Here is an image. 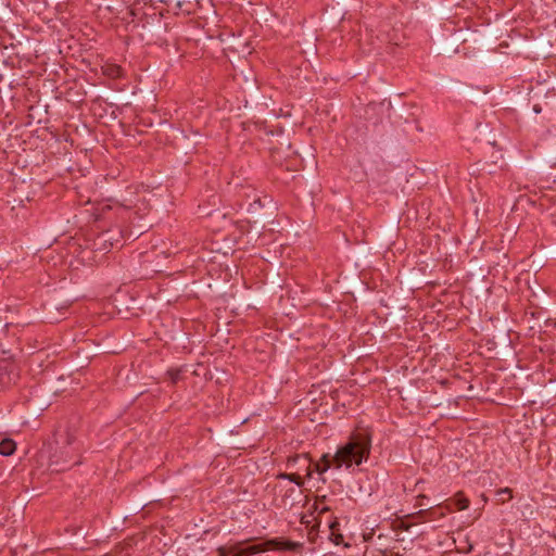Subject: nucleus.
<instances>
[{"label":"nucleus","mask_w":556,"mask_h":556,"mask_svg":"<svg viewBox=\"0 0 556 556\" xmlns=\"http://www.w3.org/2000/svg\"><path fill=\"white\" fill-rule=\"evenodd\" d=\"M533 110H534L535 113H540L541 112V109L538 105H534Z\"/></svg>","instance_id":"obj_16"},{"label":"nucleus","mask_w":556,"mask_h":556,"mask_svg":"<svg viewBox=\"0 0 556 556\" xmlns=\"http://www.w3.org/2000/svg\"><path fill=\"white\" fill-rule=\"evenodd\" d=\"M103 73L104 75L111 77V78H118L122 76V68L121 66H117V65H106L105 67H103Z\"/></svg>","instance_id":"obj_9"},{"label":"nucleus","mask_w":556,"mask_h":556,"mask_svg":"<svg viewBox=\"0 0 556 556\" xmlns=\"http://www.w3.org/2000/svg\"><path fill=\"white\" fill-rule=\"evenodd\" d=\"M415 506H416V507H421V506H422V503H421V502H417Z\"/></svg>","instance_id":"obj_18"},{"label":"nucleus","mask_w":556,"mask_h":556,"mask_svg":"<svg viewBox=\"0 0 556 556\" xmlns=\"http://www.w3.org/2000/svg\"><path fill=\"white\" fill-rule=\"evenodd\" d=\"M471 549H472V546L469 545V548L467 549V552H471Z\"/></svg>","instance_id":"obj_19"},{"label":"nucleus","mask_w":556,"mask_h":556,"mask_svg":"<svg viewBox=\"0 0 556 556\" xmlns=\"http://www.w3.org/2000/svg\"><path fill=\"white\" fill-rule=\"evenodd\" d=\"M391 556H401V555H399V554H393V555H391Z\"/></svg>","instance_id":"obj_20"},{"label":"nucleus","mask_w":556,"mask_h":556,"mask_svg":"<svg viewBox=\"0 0 556 556\" xmlns=\"http://www.w3.org/2000/svg\"><path fill=\"white\" fill-rule=\"evenodd\" d=\"M333 466V456L330 457L329 454H324L319 462L315 463L314 466H312L313 472H317L319 475V479L325 483L326 479L323 478V475L331 467Z\"/></svg>","instance_id":"obj_6"},{"label":"nucleus","mask_w":556,"mask_h":556,"mask_svg":"<svg viewBox=\"0 0 556 556\" xmlns=\"http://www.w3.org/2000/svg\"><path fill=\"white\" fill-rule=\"evenodd\" d=\"M288 480L295 483L298 486H302L304 484L302 477L296 472L289 473Z\"/></svg>","instance_id":"obj_11"},{"label":"nucleus","mask_w":556,"mask_h":556,"mask_svg":"<svg viewBox=\"0 0 556 556\" xmlns=\"http://www.w3.org/2000/svg\"><path fill=\"white\" fill-rule=\"evenodd\" d=\"M317 509L320 514L329 510L327 506H323L321 504H318Z\"/></svg>","instance_id":"obj_14"},{"label":"nucleus","mask_w":556,"mask_h":556,"mask_svg":"<svg viewBox=\"0 0 556 556\" xmlns=\"http://www.w3.org/2000/svg\"><path fill=\"white\" fill-rule=\"evenodd\" d=\"M371 450V438L367 432L353 433L349 441L340 446L333 455V467L336 469H351L359 466L369 457Z\"/></svg>","instance_id":"obj_1"},{"label":"nucleus","mask_w":556,"mask_h":556,"mask_svg":"<svg viewBox=\"0 0 556 556\" xmlns=\"http://www.w3.org/2000/svg\"><path fill=\"white\" fill-rule=\"evenodd\" d=\"M424 498H427V496H426L425 494H420V495L418 496V500H424Z\"/></svg>","instance_id":"obj_17"},{"label":"nucleus","mask_w":556,"mask_h":556,"mask_svg":"<svg viewBox=\"0 0 556 556\" xmlns=\"http://www.w3.org/2000/svg\"><path fill=\"white\" fill-rule=\"evenodd\" d=\"M454 503L458 510H465L469 507L470 501L459 491L454 496Z\"/></svg>","instance_id":"obj_8"},{"label":"nucleus","mask_w":556,"mask_h":556,"mask_svg":"<svg viewBox=\"0 0 556 556\" xmlns=\"http://www.w3.org/2000/svg\"><path fill=\"white\" fill-rule=\"evenodd\" d=\"M58 444L50 456L49 467L52 471H64L80 464V445L73 435L67 434L65 441Z\"/></svg>","instance_id":"obj_2"},{"label":"nucleus","mask_w":556,"mask_h":556,"mask_svg":"<svg viewBox=\"0 0 556 556\" xmlns=\"http://www.w3.org/2000/svg\"><path fill=\"white\" fill-rule=\"evenodd\" d=\"M443 509L446 511H452L451 500H445L444 502L439 503L434 507H430L428 509L420 508L417 513L414 514V517L421 522L441 519L446 516V513Z\"/></svg>","instance_id":"obj_4"},{"label":"nucleus","mask_w":556,"mask_h":556,"mask_svg":"<svg viewBox=\"0 0 556 556\" xmlns=\"http://www.w3.org/2000/svg\"><path fill=\"white\" fill-rule=\"evenodd\" d=\"M498 500L504 503L513 497L511 490L508 488L501 489L497 491Z\"/></svg>","instance_id":"obj_10"},{"label":"nucleus","mask_w":556,"mask_h":556,"mask_svg":"<svg viewBox=\"0 0 556 556\" xmlns=\"http://www.w3.org/2000/svg\"><path fill=\"white\" fill-rule=\"evenodd\" d=\"M299 465L298 469L305 472L306 478H312V460L306 455H295L288 458L287 467L292 468Z\"/></svg>","instance_id":"obj_5"},{"label":"nucleus","mask_w":556,"mask_h":556,"mask_svg":"<svg viewBox=\"0 0 556 556\" xmlns=\"http://www.w3.org/2000/svg\"><path fill=\"white\" fill-rule=\"evenodd\" d=\"M252 541L249 539L247 541L238 542L231 546V552H233L232 556H250L258 553L266 552L273 548H279V543L276 540H268L262 544H255L248 547H241L244 543Z\"/></svg>","instance_id":"obj_3"},{"label":"nucleus","mask_w":556,"mask_h":556,"mask_svg":"<svg viewBox=\"0 0 556 556\" xmlns=\"http://www.w3.org/2000/svg\"><path fill=\"white\" fill-rule=\"evenodd\" d=\"M217 553H218V556H228V555L232 554L233 552H231V546L229 548H227L225 546H220L217 548Z\"/></svg>","instance_id":"obj_13"},{"label":"nucleus","mask_w":556,"mask_h":556,"mask_svg":"<svg viewBox=\"0 0 556 556\" xmlns=\"http://www.w3.org/2000/svg\"><path fill=\"white\" fill-rule=\"evenodd\" d=\"M167 375L169 376L172 382L176 383L180 379L181 370L180 369H169L167 371Z\"/></svg>","instance_id":"obj_12"},{"label":"nucleus","mask_w":556,"mask_h":556,"mask_svg":"<svg viewBox=\"0 0 556 556\" xmlns=\"http://www.w3.org/2000/svg\"><path fill=\"white\" fill-rule=\"evenodd\" d=\"M278 479H283V480H288L289 478V473L287 472H281L277 476Z\"/></svg>","instance_id":"obj_15"},{"label":"nucleus","mask_w":556,"mask_h":556,"mask_svg":"<svg viewBox=\"0 0 556 556\" xmlns=\"http://www.w3.org/2000/svg\"><path fill=\"white\" fill-rule=\"evenodd\" d=\"M16 450V444L11 439H3L0 442V454L3 456H11Z\"/></svg>","instance_id":"obj_7"}]
</instances>
